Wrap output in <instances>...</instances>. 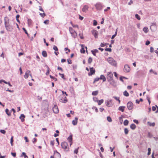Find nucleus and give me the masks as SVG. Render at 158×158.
Instances as JSON below:
<instances>
[{
    "instance_id": "obj_6",
    "label": "nucleus",
    "mask_w": 158,
    "mask_h": 158,
    "mask_svg": "<svg viewBox=\"0 0 158 158\" xmlns=\"http://www.w3.org/2000/svg\"><path fill=\"white\" fill-rule=\"evenodd\" d=\"M127 107L129 110H131L133 108V104L131 102H129L127 104Z\"/></svg>"
},
{
    "instance_id": "obj_34",
    "label": "nucleus",
    "mask_w": 158,
    "mask_h": 158,
    "mask_svg": "<svg viewBox=\"0 0 158 158\" xmlns=\"http://www.w3.org/2000/svg\"><path fill=\"white\" fill-rule=\"evenodd\" d=\"M123 95L126 97H128L129 96V93L126 90L124 92Z\"/></svg>"
},
{
    "instance_id": "obj_41",
    "label": "nucleus",
    "mask_w": 158,
    "mask_h": 158,
    "mask_svg": "<svg viewBox=\"0 0 158 158\" xmlns=\"http://www.w3.org/2000/svg\"><path fill=\"white\" fill-rule=\"evenodd\" d=\"M13 136H12L10 139V143L11 144V145L12 146L13 145Z\"/></svg>"
},
{
    "instance_id": "obj_49",
    "label": "nucleus",
    "mask_w": 158,
    "mask_h": 158,
    "mask_svg": "<svg viewBox=\"0 0 158 158\" xmlns=\"http://www.w3.org/2000/svg\"><path fill=\"white\" fill-rule=\"evenodd\" d=\"M105 50L106 51H109V52H111L112 50L111 48H106L105 49Z\"/></svg>"
},
{
    "instance_id": "obj_28",
    "label": "nucleus",
    "mask_w": 158,
    "mask_h": 158,
    "mask_svg": "<svg viewBox=\"0 0 158 158\" xmlns=\"http://www.w3.org/2000/svg\"><path fill=\"white\" fill-rule=\"evenodd\" d=\"M143 31L145 33H147L148 31V27H145L143 28Z\"/></svg>"
},
{
    "instance_id": "obj_15",
    "label": "nucleus",
    "mask_w": 158,
    "mask_h": 158,
    "mask_svg": "<svg viewBox=\"0 0 158 158\" xmlns=\"http://www.w3.org/2000/svg\"><path fill=\"white\" fill-rule=\"evenodd\" d=\"M78 119V118L77 117L75 118V120H73L72 122V124L73 125H75L77 124Z\"/></svg>"
},
{
    "instance_id": "obj_3",
    "label": "nucleus",
    "mask_w": 158,
    "mask_h": 158,
    "mask_svg": "<svg viewBox=\"0 0 158 158\" xmlns=\"http://www.w3.org/2000/svg\"><path fill=\"white\" fill-rule=\"evenodd\" d=\"M108 62L110 64L115 66L117 65V63L116 61L112 58L109 57L107 59Z\"/></svg>"
},
{
    "instance_id": "obj_20",
    "label": "nucleus",
    "mask_w": 158,
    "mask_h": 158,
    "mask_svg": "<svg viewBox=\"0 0 158 158\" xmlns=\"http://www.w3.org/2000/svg\"><path fill=\"white\" fill-rule=\"evenodd\" d=\"M125 108V106H120L119 107L118 110H119L121 111L122 112H123Z\"/></svg>"
},
{
    "instance_id": "obj_50",
    "label": "nucleus",
    "mask_w": 158,
    "mask_h": 158,
    "mask_svg": "<svg viewBox=\"0 0 158 158\" xmlns=\"http://www.w3.org/2000/svg\"><path fill=\"white\" fill-rule=\"evenodd\" d=\"M148 137L150 138H152L153 136L152 134L150 133L149 132H148Z\"/></svg>"
},
{
    "instance_id": "obj_10",
    "label": "nucleus",
    "mask_w": 158,
    "mask_h": 158,
    "mask_svg": "<svg viewBox=\"0 0 158 158\" xmlns=\"http://www.w3.org/2000/svg\"><path fill=\"white\" fill-rule=\"evenodd\" d=\"M52 110L53 112L56 114H57L59 112L58 107L57 106L55 105L53 107Z\"/></svg>"
},
{
    "instance_id": "obj_54",
    "label": "nucleus",
    "mask_w": 158,
    "mask_h": 158,
    "mask_svg": "<svg viewBox=\"0 0 158 158\" xmlns=\"http://www.w3.org/2000/svg\"><path fill=\"white\" fill-rule=\"evenodd\" d=\"M73 69L74 70L76 69H77V66L76 64L73 65Z\"/></svg>"
},
{
    "instance_id": "obj_40",
    "label": "nucleus",
    "mask_w": 158,
    "mask_h": 158,
    "mask_svg": "<svg viewBox=\"0 0 158 158\" xmlns=\"http://www.w3.org/2000/svg\"><path fill=\"white\" fill-rule=\"evenodd\" d=\"M79 149V148L78 147L77 148L75 149L74 151V153L75 154H77L78 153V150Z\"/></svg>"
},
{
    "instance_id": "obj_26",
    "label": "nucleus",
    "mask_w": 158,
    "mask_h": 158,
    "mask_svg": "<svg viewBox=\"0 0 158 158\" xmlns=\"http://www.w3.org/2000/svg\"><path fill=\"white\" fill-rule=\"evenodd\" d=\"M5 112L6 114L9 116L11 115V112H9V110L8 109H6L5 110Z\"/></svg>"
},
{
    "instance_id": "obj_8",
    "label": "nucleus",
    "mask_w": 158,
    "mask_h": 158,
    "mask_svg": "<svg viewBox=\"0 0 158 158\" xmlns=\"http://www.w3.org/2000/svg\"><path fill=\"white\" fill-rule=\"evenodd\" d=\"M90 72L89 73L88 75L89 76H90L95 73V69H94L93 67L90 68Z\"/></svg>"
},
{
    "instance_id": "obj_64",
    "label": "nucleus",
    "mask_w": 158,
    "mask_h": 158,
    "mask_svg": "<svg viewBox=\"0 0 158 158\" xmlns=\"http://www.w3.org/2000/svg\"><path fill=\"white\" fill-rule=\"evenodd\" d=\"M150 44V42L148 40H147V41H146V42L145 44L147 45H148Z\"/></svg>"
},
{
    "instance_id": "obj_63",
    "label": "nucleus",
    "mask_w": 158,
    "mask_h": 158,
    "mask_svg": "<svg viewBox=\"0 0 158 158\" xmlns=\"http://www.w3.org/2000/svg\"><path fill=\"white\" fill-rule=\"evenodd\" d=\"M39 10L41 11H42L43 12H44V11L42 7L41 6H39Z\"/></svg>"
},
{
    "instance_id": "obj_23",
    "label": "nucleus",
    "mask_w": 158,
    "mask_h": 158,
    "mask_svg": "<svg viewBox=\"0 0 158 158\" xmlns=\"http://www.w3.org/2000/svg\"><path fill=\"white\" fill-rule=\"evenodd\" d=\"M136 127V126L135 124L133 123L131 124L130 128L132 130H135Z\"/></svg>"
},
{
    "instance_id": "obj_27",
    "label": "nucleus",
    "mask_w": 158,
    "mask_h": 158,
    "mask_svg": "<svg viewBox=\"0 0 158 158\" xmlns=\"http://www.w3.org/2000/svg\"><path fill=\"white\" fill-rule=\"evenodd\" d=\"M98 91L96 90V91H93L92 92V94L94 96H96L97 95H98Z\"/></svg>"
},
{
    "instance_id": "obj_4",
    "label": "nucleus",
    "mask_w": 158,
    "mask_h": 158,
    "mask_svg": "<svg viewBox=\"0 0 158 158\" xmlns=\"http://www.w3.org/2000/svg\"><path fill=\"white\" fill-rule=\"evenodd\" d=\"M113 77V74L111 73L110 72L108 73L107 79L108 81L112 80Z\"/></svg>"
},
{
    "instance_id": "obj_38",
    "label": "nucleus",
    "mask_w": 158,
    "mask_h": 158,
    "mask_svg": "<svg viewBox=\"0 0 158 158\" xmlns=\"http://www.w3.org/2000/svg\"><path fill=\"white\" fill-rule=\"evenodd\" d=\"M69 30L70 33H72V32H73L75 31L71 27H69Z\"/></svg>"
},
{
    "instance_id": "obj_61",
    "label": "nucleus",
    "mask_w": 158,
    "mask_h": 158,
    "mask_svg": "<svg viewBox=\"0 0 158 158\" xmlns=\"http://www.w3.org/2000/svg\"><path fill=\"white\" fill-rule=\"evenodd\" d=\"M133 3V1L131 0L130 1V2H128V4L129 5H131V4H132Z\"/></svg>"
},
{
    "instance_id": "obj_52",
    "label": "nucleus",
    "mask_w": 158,
    "mask_h": 158,
    "mask_svg": "<svg viewBox=\"0 0 158 158\" xmlns=\"http://www.w3.org/2000/svg\"><path fill=\"white\" fill-rule=\"evenodd\" d=\"M94 101L95 102H97L98 100V98L97 97H94L93 98Z\"/></svg>"
},
{
    "instance_id": "obj_37",
    "label": "nucleus",
    "mask_w": 158,
    "mask_h": 158,
    "mask_svg": "<svg viewBox=\"0 0 158 158\" xmlns=\"http://www.w3.org/2000/svg\"><path fill=\"white\" fill-rule=\"evenodd\" d=\"M22 29L24 31L25 33H26L27 35V36L28 37H29V35L28 34V33H27V30L25 29V28L23 27L22 28Z\"/></svg>"
},
{
    "instance_id": "obj_18",
    "label": "nucleus",
    "mask_w": 158,
    "mask_h": 158,
    "mask_svg": "<svg viewBox=\"0 0 158 158\" xmlns=\"http://www.w3.org/2000/svg\"><path fill=\"white\" fill-rule=\"evenodd\" d=\"M25 116L23 114H21L19 117V118L21 119V121L22 122H23L24 121V118H25Z\"/></svg>"
},
{
    "instance_id": "obj_60",
    "label": "nucleus",
    "mask_w": 158,
    "mask_h": 158,
    "mask_svg": "<svg viewBox=\"0 0 158 158\" xmlns=\"http://www.w3.org/2000/svg\"><path fill=\"white\" fill-rule=\"evenodd\" d=\"M154 51V48L152 47H151L150 48V52L151 53L153 52Z\"/></svg>"
},
{
    "instance_id": "obj_25",
    "label": "nucleus",
    "mask_w": 158,
    "mask_h": 158,
    "mask_svg": "<svg viewBox=\"0 0 158 158\" xmlns=\"http://www.w3.org/2000/svg\"><path fill=\"white\" fill-rule=\"evenodd\" d=\"M148 124L150 126L154 127L155 125V123L154 122L151 123L149 122H148Z\"/></svg>"
},
{
    "instance_id": "obj_17",
    "label": "nucleus",
    "mask_w": 158,
    "mask_h": 158,
    "mask_svg": "<svg viewBox=\"0 0 158 158\" xmlns=\"http://www.w3.org/2000/svg\"><path fill=\"white\" fill-rule=\"evenodd\" d=\"M106 105L108 107H111L112 106V102H110L108 101H107L106 102Z\"/></svg>"
},
{
    "instance_id": "obj_47",
    "label": "nucleus",
    "mask_w": 158,
    "mask_h": 158,
    "mask_svg": "<svg viewBox=\"0 0 158 158\" xmlns=\"http://www.w3.org/2000/svg\"><path fill=\"white\" fill-rule=\"evenodd\" d=\"M98 23L96 20H94L93 21V25L94 26H96L97 25Z\"/></svg>"
},
{
    "instance_id": "obj_33",
    "label": "nucleus",
    "mask_w": 158,
    "mask_h": 158,
    "mask_svg": "<svg viewBox=\"0 0 158 158\" xmlns=\"http://www.w3.org/2000/svg\"><path fill=\"white\" fill-rule=\"evenodd\" d=\"M93 59L92 58L90 57L88 59V63L89 64H90L92 62Z\"/></svg>"
},
{
    "instance_id": "obj_19",
    "label": "nucleus",
    "mask_w": 158,
    "mask_h": 158,
    "mask_svg": "<svg viewBox=\"0 0 158 158\" xmlns=\"http://www.w3.org/2000/svg\"><path fill=\"white\" fill-rule=\"evenodd\" d=\"M70 33L71 34V35L74 38H76L77 36V34L75 31Z\"/></svg>"
},
{
    "instance_id": "obj_12",
    "label": "nucleus",
    "mask_w": 158,
    "mask_h": 158,
    "mask_svg": "<svg viewBox=\"0 0 158 158\" xmlns=\"http://www.w3.org/2000/svg\"><path fill=\"white\" fill-rule=\"evenodd\" d=\"M59 101L62 103H66L68 101L67 98L63 96L61 98Z\"/></svg>"
},
{
    "instance_id": "obj_35",
    "label": "nucleus",
    "mask_w": 158,
    "mask_h": 158,
    "mask_svg": "<svg viewBox=\"0 0 158 158\" xmlns=\"http://www.w3.org/2000/svg\"><path fill=\"white\" fill-rule=\"evenodd\" d=\"M24 156V158H28V157L26 155L25 153L24 152H23L22 153V154L21 155V157L23 156Z\"/></svg>"
},
{
    "instance_id": "obj_43",
    "label": "nucleus",
    "mask_w": 158,
    "mask_h": 158,
    "mask_svg": "<svg viewBox=\"0 0 158 158\" xmlns=\"http://www.w3.org/2000/svg\"><path fill=\"white\" fill-rule=\"evenodd\" d=\"M129 131L127 128H125L124 129V133L125 134L127 135L128 134Z\"/></svg>"
},
{
    "instance_id": "obj_5",
    "label": "nucleus",
    "mask_w": 158,
    "mask_h": 158,
    "mask_svg": "<svg viewBox=\"0 0 158 158\" xmlns=\"http://www.w3.org/2000/svg\"><path fill=\"white\" fill-rule=\"evenodd\" d=\"M123 70L124 72H129L131 70L130 67V66L128 64L125 65Z\"/></svg>"
},
{
    "instance_id": "obj_1",
    "label": "nucleus",
    "mask_w": 158,
    "mask_h": 158,
    "mask_svg": "<svg viewBox=\"0 0 158 158\" xmlns=\"http://www.w3.org/2000/svg\"><path fill=\"white\" fill-rule=\"evenodd\" d=\"M9 21V19L6 16L4 18V24L6 29L7 31L11 32L13 30V28L12 26L10 25Z\"/></svg>"
},
{
    "instance_id": "obj_11",
    "label": "nucleus",
    "mask_w": 158,
    "mask_h": 158,
    "mask_svg": "<svg viewBox=\"0 0 158 158\" xmlns=\"http://www.w3.org/2000/svg\"><path fill=\"white\" fill-rule=\"evenodd\" d=\"M91 32L95 38H97L98 37V32L96 30L93 29Z\"/></svg>"
},
{
    "instance_id": "obj_51",
    "label": "nucleus",
    "mask_w": 158,
    "mask_h": 158,
    "mask_svg": "<svg viewBox=\"0 0 158 158\" xmlns=\"http://www.w3.org/2000/svg\"><path fill=\"white\" fill-rule=\"evenodd\" d=\"M0 132L3 134H5L6 133V131L5 130H0Z\"/></svg>"
},
{
    "instance_id": "obj_22",
    "label": "nucleus",
    "mask_w": 158,
    "mask_h": 158,
    "mask_svg": "<svg viewBox=\"0 0 158 158\" xmlns=\"http://www.w3.org/2000/svg\"><path fill=\"white\" fill-rule=\"evenodd\" d=\"M42 56L45 57H47V54L46 52L45 51H42Z\"/></svg>"
},
{
    "instance_id": "obj_21",
    "label": "nucleus",
    "mask_w": 158,
    "mask_h": 158,
    "mask_svg": "<svg viewBox=\"0 0 158 158\" xmlns=\"http://www.w3.org/2000/svg\"><path fill=\"white\" fill-rule=\"evenodd\" d=\"M91 52L94 56H96L95 53L98 52V51L97 49H95L94 50H92L91 51Z\"/></svg>"
},
{
    "instance_id": "obj_53",
    "label": "nucleus",
    "mask_w": 158,
    "mask_h": 158,
    "mask_svg": "<svg viewBox=\"0 0 158 158\" xmlns=\"http://www.w3.org/2000/svg\"><path fill=\"white\" fill-rule=\"evenodd\" d=\"M92 108L93 109H95V111L96 112H98V108L96 107H95V106H93L92 107Z\"/></svg>"
},
{
    "instance_id": "obj_57",
    "label": "nucleus",
    "mask_w": 158,
    "mask_h": 158,
    "mask_svg": "<svg viewBox=\"0 0 158 158\" xmlns=\"http://www.w3.org/2000/svg\"><path fill=\"white\" fill-rule=\"evenodd\" d=\"M40 15L42 17H45V16L46 15L44 13H43V14L40 13Z\"/></svg>"
},
{
    "instance_id": "obj_9",
    "label": "nucleus",
    "mask_w": 158,
    "mask_h": 158,
    "mask_svg": "<svg viewBox=\"0 0 158 158\" xmlns=\"http://www.w3.org/2000/svg\"><path fill=\"white\" fill-rule=\"evenodd\" d=\"M95 6L96 7V9L97 10H100L102 9V6L100 3H97L95 5Z\"/></svg>"
},
{
    "instance_id": "obj_44",
    "label": "nucleus",
    "mask_w": 158,
    "mask_h": 158,
    "mask_svg": "<svg viewBox=\"0 0 158 158\" xmlns=\"http://www.w3.org/2000/svg\"><path fill=\"white\" fill-rule=\"evenodd\" d=\"M80 52L81 53H84L85 52V50L84 48H82L81 49Z\"/></svg>"
},
{
    "instance_id": "obj_62",
    "label": "nucleus",
    "mask_w": 158,
    "mask_h": 158,
    "mask_svg": "<svg viewBox=\"0 0 158 158\" xmlns=\"http://www.w3.org/2000/svg\"><path fill=\"white\" fill-rule=\"evenodd\" d=\"M11 154L14 157H15L16 156V153H15L14 152H11Z\"/></svg>"
},
{
    "instance_id": "obj_13",
    "label": "nucleus",
    "mask_w": 158,
    "mask_h": 158,
    "mask_svg": "<svg viewBox=\"0 0 158 158\" xmlns=\"http://www.w3.org/2000/svg\"><path fill=\"white\" fill-rule=\"evenodd\" d=\"M89 8V7L88 5H85L82 9V11L86 13L88 10Z\"/></svg>"
},
{
    "instance_id": "obj_45",
    "label": "nucleus",
    "mask_w": 158,
    "mask_h": 158,
    "mask_svg": "<svg viewBox=\"0 0 158 158\" xmlns=\"http://www.w3.org/2000/svg\"><path fill=\"white\" fill-rule=\"evenodd\" d=\"M53 48L55 51H58V49L57 47L55 45H54L53 46Z\"/></svg>"
},
{
    "instance_id": "obj_31",
    "label": "nucleus",
    "mask_w": 158,
    "mask_h": 158,
    "mask_svg": "<svg viewBox=\"0 0 158 158\" xmlns=\"http://www.w3.org/2000/svg\"><path fill=\"white\" fill-rule=\"evenodd\" d=\"M46 66L47 68V71L46 73V74L47 75H48L49 73L50 69L48 65H46Z\"/></svg>"
},
{
    "instance_id": "obj_55",
    "label": "nucleus",
    "mask_w": 158,
    "mask_h": 158,
    "mask_svg": "<svg viewBox=\"0 0 158 158\" xmlns=\"http://www.w3.org/2000/svg\"><path fill=\"white\" fill-rule=\"evenodd\" d=\"M67 61L68 63L69 64H71L72 63V61L71 60H70V59H67Z\"/></svg>"
},
{
    "instance_id": "obj_42",
    "label": "nucleus",
    "mask_w": 158,
    "mask_h": 158,
    "mask_svg": "<svg viewBox=\"0 0 158 158\" xmlns=\"http://www.w3.org/2000/svg\"><path fill=\"white\" fill-rule=\"evenodd\" d=\"M135 17L137 19L139 20L140 19V18L139 16L137 14H136L135 15Z\"/></svg>"
},
{
    "instance_id": "obj_36",
    "label": "nucleus",
    "mask_w": 158,
    "mask_h": 158,
    "mask_svg": "<svg viewBox=\"0 0 158 158\" xmlns=\"http://www.w3.org/2000/svg\"><path fill=\"white\" fill-rule=\"evenodd\" d=\"M107 121L109 122H111L112 121V119H111V118L109 116L107 117Z\"/></svg>"
},
{
    "instance_id": "obj_56",
    "label": "nucleus",
    "mask_w": 158,
    "mask_h": 158,
    "mask_svg": "<svg viewBox=\"0 0 158 158\" xmlns=\"http://www.w3.org/2000/svg\"><path fill=\"white\" fill-rule=\"evenodd\" d=\"M37 139L35 138H34L33 139L32 142L34 143H35L37 142Z\"/></svg>"
},
{
    "instance_id": "obj_16",
    "label": "nucleus",
    "mask_w": 158,
    "mask_h": 158,
    "mask_svg": "<svg viewBox=\"0 0 158 158\" xmlns=\"http://www.w3.org/2000/svg\"><path fill=\"white\" fill-rule=\"evenodd\" d=\"M108 82H109L110 84V85L114 86H115L116 85V82L113 79L111 81H109Z\"/></svg>"
},
{
    "instance_id": "obj_48",
    "label": "nucleus",
    "mask_w": 158,
    "mask_h": 158,
    "mask_svg": "<svg viewBox=\"0 0 158 158\" xmlns=\"http://www.w3.org/2000/svg\"><path fill=\"white\" fill-rule=\"evenodd\" d=\"M24 77L27 78L28 77V73H27V72L25 73L24 76Z\"/></svg>"
},
{
    "instance_id": "obj_39",
    "label": "nucleus",
    "mask_w": 158,
    "mask_h": 158,
    "mask_svg": "<svg viewBox=\"0 0 158 158\" xmlns=\"http://www.w3.org/2000/svg\"><path fill=\"white\" fill-rule=\"evenodd\" d=\"M113 98H114L116 100L118 101L119 103L120 102V101L119 100V97H117L116 96H113Z\"/></svg>"
},
{
    "instance_id": "obj_59",
    "label": "nucleus",
    "mask_w": 158,
    "mask_h": 158,
    "mask_svg": "<svg viewBox=\"0 0 158 158\" xmlns=\"http://www.w3.org/2000/svg\"><path fill=\"white\" fill-rule=\"evenodd\" d=\"M54 140L53 141H51L50 142V144L52 145V146H54Z\"/></svg>"
},
{
    "instance_id": "obj_46",
    "label": "nucleus",
    "mask_w": 158,
    "mask_h": 158,
    "mask_svg": "<svg viewBox=\"0 0 158 158\" xmlns=\"http://www.w3.org/2000/svg\"><path fill=\"white\" fill-rule=\"evenodd\" d=\"M100 79V78H96L94 79L93 83H94L95 82L98 81Z\"/></svg>"
},
{
    "instance_id": "obj_7",
    "label": "nucleus",
    "mask_w": 158,
    "mask_h": 158,
    "mask_svg": "<svg viewBox=\"0 0 158 158\" xmlns=\"http://www.w3.org/2000/svg\"><path fill=\"white\" fill-rule=\"evenodd\" d=\"M150 28L152 31H154L156 29V24L155 23H152L150 26Z\"/></svg>"
},
{
    "instance_id": "obj_24",
    "label": "nucleus",
    "mask_w": 158,
    "mask_h": 158,
    "mask_svg": "<svg viewBox=\"0 0 158 158\" xmlns=\"http://www.w3.org/2000/svg\"><path fill=\"white\" fill-rule=\"evenodd\" d=\"M100 79L102 80L103 82L105 81H106V77L103 75H101Z\"/></svg>"
},
{
    "instance_id": "obj_2",
    "label": "nucleus",
    "mask_w": 158,
    "mask_h": 158,
    "mask_svg": "<svg viewBox=\"0 0 158 158\" xmlns=\"http://www.w3.org/2000/svg\"><path fill=\"white\" fill-rule=\"evenodd\" d=\"M61 146L62 148L66 151H69V148L68 147V145L67 142H62L61 143Z\"/></svg>"
},
{
    "instance_id": "obj_32",
    "label": "nucleus",
    "mask_w": 158,
    "mask_h": 158,
    "mask_svg": "<svg viewBox=\"0 0 158 158\" xmlns=\"http://www.w3.org/2000/svg\"><path fill=\"white\" fill-rule=\"evenodd\" d=\"M128 121L126 119L123 122V124L125 126H127L128 125Z\"/></svg>"
},
{
    "instance_id": "obj_30",
    "label": "nucleus",
    "mask_w": 158,
    "mask_h": 158,
    "mask_svg": "<svg viewBox=\"0 0 158 158\" xmlns=\"http://www.w3.org/2000/svg\"><path fill=\"white\" fill-rule=\"evenodd\" d=\"M2 82H4L6 84H8L11 87L12 86V85L10 84V82H6V81H5L4 80H2Z\"/></svg>"
},
{
    "instance_id": "obj_14",
    "label": "nucleus",
    "mask_w": 158,
    "mask_h": 158,
    "mask_svg": "<svg viewBox=\"0 0 158 158\" xmlns=\"http://www.w3.org/2000/svg\"><path fill=\"white\" fill-rule=\"evenodd\" d=\"M72 135H70L68 138L67 140L69 141L70 143V145L71 146L72 144Z\"/></svg>"
},
{
    "instance_id": "obj_29",
    "label": "nucleus",
    "mask_w": 158,
    "mask_h": 158,
    "mask_svg": "<svg viewBox=\"0 0 158 158\" xmlns=\"http://www.w3.org/2000/svg\"><path fill=\"white\" fill-rule=\"evenodd\" d=\"M104 102V100L103 99H101L100 100H99L98 101V102H97L98 103V105H101L102 103H103Z\"/></svg>"
},
{
    "instance_id": "obj_58",
    "label": "nucleus",
    "mask_w": 158,
    "mask_h": 158,
    "mask_svg": "<svg viewBox=\"0 0 158 158\" xmlns=\"http://www.w3.org/2000/svg\"><path fill=\"white\" fill-rule=\"evenodd\" d=\"M48 21H49V20H45L44 21V23L45 24H48V23H48Z\"/></svg>"
}]
</instances>
